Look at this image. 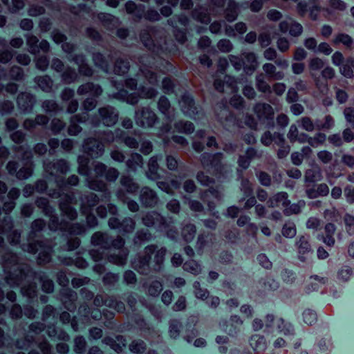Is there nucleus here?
Wrapping results in <instances>:
<instances>
[{
	"instance_id": "obj_1",
	"label": "nucleus",
	"mask_w": 354,
	"mask_h": 354,
	"mask_svg": "<svg viewBox=\"0 0 354 354\" xmlns=\"http://www.w3.org/2000/svg\"><path fill=\"white\" fill-rule=\"evenodd\" d=\"M2 265L6 274V281L10 287L21 285L24 281L29 282L30 279H38L41 283L42 290L50 293L54 290V283L44 273L32 272L29 265L19 263L18 257L7 252L3 257Z\"/></svg>"
},
{
	"instance_id": "obj_2",
	"label": "nucleus",
	"mask_w": 354,
	"mask_h": 354,
	"mask_svg": "<svg viewBox=\"0 0 354 354\" xmlns=\"http://www.w3.org/2000/svg\"><path fill=\"white\" fill-rule=\"evenodd\" d=\"M166 254V248H158L157 245H149L144 248L142 254H138L131 261V266L144 275L160 272L163 268Z\"/></svg>"
},
{
	"instance_id": "obj_3",
	"label": "nucleus",
	"mask_w": 354,
	"mask_h": 354,
	"mask_svg": "<svg viewBox=\"0 0 354 354\" xmlns=\"http://www.w3.org/2000/svg\"><path fill=\"white\" fill-rule=\"evenodd\" d=\"M77 162L79 165L78 173L86 176V186L91 189L105 192L107 190L106 183L102 180L93 178L90 174L88 168L89 159L84 156H80L77 158Z\"/></svg>"
},
{
	"instance_id": "obj_4",
	"label": "nucleus",
	"mask_w": 354,
	"mask_h": 354,
	"mask_svg": "<svg viewBox=\"0 0 354 354\" xmlns=\"http://www.w3.org/2000/svg\"><path fill=\"white\" fill-rule=\"evenodd\" d=\"M158 94L156 88L151 87L141 86L138 93H129L126 90L121 89L114 95L117 99L126 101L128 104L135 105L138 104L140 98L152 99Z\"/></svg>"
},
{
	"instance_id": "obj_5",
	"label": "nucleus",
	"mask_w": 354,
	"mask_h": 354,
	"mask_svg": "<svg viewBox=\"0 0 354 354\" xmlns=\"http://www.w3.org/2000/svg\"><path fill=\"white\" fill-rule=\"evenodd\" d=\"M44 168L46 173L55 177V183L58 188H63L65 186L64 177L59 175L66 174L69 171L68 162L64 159H59L55 162H44Z\"/></svg>"
},
{
	"instance_id": "obj_6",
	"label": "nucleus",
	"mask_w": 354,
	"mask_h": 354,
	"mask_svg": "<svg viewBox=\"0 0 354 354\" xmlns=\"http://www.w3.org/2000/svg\"><path fill=\"white\" fill-rule=\"evenodd\" d=\"M91 244L99 246L100 249H92L89 251L91 259L95 261H99L104 257V250L111 247V237L108 234L102 232H95L91 239Z\"/></svg>"
},
{
	"instance_id": "obj_7",
	"label": "nucleus",
	"mask_w": 354,
	"mask_h": 354,
	"mask_svg": "<svg viewBox=\"0 0 354 354\" xmlns=\"http://www.w3.org/2000/svg\"><path fill=\"white\" fill-rule=\"evenodd\" d=\"M223 158V155L221 153H203L200 157V160L204 169H212L216 174L224 175L227 172L229 167L222 163Z\"/></svg>"
},
{
	"instance_id": "obj_8",
	"label": "nucleus",
	"mask_w": 354,
	"mask_h": 354,
	"mask_svg": "<svg viewBox=\"0 0 354 354\" xmlns=\"http://www.w3.org/2000/svg\"><path fill=\"white\" fill-rule=\"evenodd\" d=\"M140 72L150 84H157L158 77L156 71L158 68L156 58L149 55L142 56L140 59Z\"/></svg>"
},
{
	"instance_id": "obj_9",
	"label": "nucleus",
	"mask_w": 354,
	"mask_h": 354,
	"mask_svg": "<svg viewBox=\"0 0 354 354\" xmlns=\"http://www.w3.org/2000/svg\"><path fill=\"white\" fill-rule=\"evenodd\" d=\"M21 248L24 251L31 254H35L39 251L37 259L39 265H44L51 259L52 248L43 241L29 242L28 244H23Z\"/></svg>"
},
{
	"instance_id": "obj_10",
	"label": "nucleus",
	"mask_w": 354,
	"mask_h": 354,
	"mask_svg": "<svg viewBox=\"0 0 354 354\" xmlns=\"http://www.w3.org/2000/svg\"><path fill=\"white\" fill-rule=\"evenodd\" d=\"M134 120L136 124L142 128H152L158 121L155 112L148 106L136 110Z\"/></svg>"
},
{
	"instance_id": "obj_11",
	"label": "nucleus",
	"mask_w": 354,
	"mask_h": 354,
	"mask_svg": "<svg viewBox=\"0 0 354 354\" xmlns=\"http://www.w3.org/2000/svg\"><path fill=\"white\" fill-rule=\"evenodd\" d=\"M253 111L259 122L266 124L268 127H273L274 112L271 105L264 102H258L254 106Z\"/></svg>"
},
{
	"instance_id": "obj_12",
	"label": "nucleus",
	"mask_w": 354,
	"mask_h": 354,
	"mask_svg": "<svg viewBox=\"0 0 354 354\" xmlns=\"http://www.w3.org/2000/svg\"><path fill=\"white\" fill-rule=\"evenodd\" d=\"M156 28L153 26H148L141 30L140 34V39L142 44L149 50L159 55L162 50V47L160 43H155L152 37L156 32Z\"/></svg>"
},
{
	"instance_id": "obj_13",
	"label": "nucleus",
	"mask_w": 354,
	"mask_h": 354,
	"mask_svg": "<svg viewBox=\"0 0 354 354\" xmlns=\"http://www.w3.org/2000/svg\"><path fill=\"white\" fill-rule=\"evenodd\" d=\"M295 247L297 250L298 258L302 262L306 261L309 255L313 254L309 235L299 236L296 239Z\"/></svg>"
},
{
	"instance_id": "obj_14",
	"label": "nucleus",
	"mask_w": 354,
	"mask_h": 354,
	"mask_svg": "<svg viewBox=\"0 0 354 354\" xmlns=\"http://www.w3.org/2000/svg\"><path fill=\"white\" fill-rule=\"evenodd\" d=\"M84 151L93 158L102 156L104 152V145L95 138H88L83 143Z\"/></svg>"
},
{
	"instance_id": "obj_15",
	"label": "nucleus",
	"mask_w": 354,
	"mask_h": 354,
	"mask_svg": "<svg viewBox=\"0 0 354 354\" xmlns=\"http://www.w3.org/2000/svg\"><path fill=\"white\" fill-rule=\"evenodd\" d=\"M74 200V195L71 194H66L64 195L59 203V207L62 214L71 221L76 219L77 212L75 208L71 206Z\"/></svg>"
},
{
	"instance_id": "obj_16",
	"label": "nucleus",
	"mask_w": 354,
	"mask_h": 354,
	"mask_svg": "<svg viewBox=\"0 0 354 354\" xmlns=\"http://www.w3.org/2000/svg\"><path fill=\"white\" fill-rule=\"evenodd\" d=\"M142 223L147 227H154L160 230L166 229V220L158 212L151 211L147 212L142 218Z\"/></svg>"
},
{
	"instance_id": "obj_17",
	"label": "nucleus",
	"mask_w": 354,
	"mask_h": 354,
	"mask_svg": "<svg viewBox=\"0 0 354 354\" xmlns=\"http://www.w3.org/2000/svg\"><path fill=\"white\" fill-rule=\"evenodd\" d=\"M183 113L192 118L200 113V108L195 105L193 98L188 94H184L179 102Z\"/></svg>"
},
{
	"instance_id": "obj_18",
	"label": "nucleus",
	"mask_w": 354,
	"mask_h": 354,
	"mask_svg": "<svg viewBox=\"0 0 354 354\" xmlns=\"http://www.w3.org/2000/svg\"><path fill=\"white\" fill-rule=\"evenodd\" d=\"M102 123L107 127L113 126L118 120V113L111 106H106L98 109Z\"/></svg>"
},
{
	"instance_id": "obj_19",
	"label": "nucleus",
	"mask_w": 354,
	"mask_h": 354,
	"mask_svg": "<svg viewBox=\"0 0 354 354\" xmlns=\"http://www.w3.org/2000/svg\"><path fill=\"white\" fill-rule=\"evenodd\" d=\"M139 199L142 205L145 207H153L159 201L156 192L149 187H144L141 189Z\"/></svg>"
},
{
	"instance_id": "obj_20",
	"label": "nucleus",
	"mask_w": 354,
	"mask_h": 354,
	"mask_svg": "<svg viewBox=\"0 0 354 354\" xmlns=\"http://www.w3.org/2000/svg\"><path fill=\"white\" fill-rule=\"evenodd\" d=\"M80 209L83 214L91 212L99 202V197L92 192H87L80 197Z\"/></svg>"
},
{
	"instance_id": "obj_21",
	"label": "nucleus",
	"mask_w": 354,
	"mask_h": 354,
	"mask_svg": "<svg viewBox=\"0 0 354 354\" xmlns=\"http://www.w3.org/2000/svg\"><path fill=\"white\" fill-rule=\"evenodd\" d=\"M17 103L19 109L23 112H31L35 104V97L29 93H21L19 94Z\"/></svg>"
},
{
	"instance_id": "obj_22",
	"label": "nucleus",
	"mask_w": 354,
	"mask_h": 354,
	"mask_svg": "<svg viewBox=\"0 0 354 354\" xmlns=\"http://www.w3.org/2000/svg\"><path fill=\"white\" fill-rule=\"evenodd\" d=\"M60 295L65 308L73 311L76 308L75 302L77 298V293L71 289L64 288L60 292Z\"/></svg>"
},
{
	"instance_id": "obj_23",
	"label": "nucleus",
	"mask_w": 354,
	"mask_h": 354,
	"mask_svg": "<svg viewBox=\"0 0 354 354\" xmlns=\"http://www.w3.org/2000/svg\"><path fill=\"white\" fill-rule=\"evenodd\" d=\"M77 93L79 95L91 94L92 96L97 97L102 93V88L98 84L93 82H86L77 88Z\"/></svg>"
},
{
	"instance_id": "obj_24",
	"label": "nucleus",
	"mask_w": 354,
	"mask_h": 354,
	"mask_svg": "<svg viewBox=\"0 0 354 354\" xmlns=\"http://www.w3.org/2000/svg\"><path fill=\"white\" fill-rule=\"evenodd\" d=\"M125 9L128 14L133 16L136 21H139L144 17L145 6L142 4H136L133 1H129L125 3Z\"/></svg>"
},
{
	"instance_id": "obj_25",
	"label": "nucleus",
	"mask_w": 354,
	"mask_h": 354,
	"mask_svg": "<svg viewBox=\"0 0 354 354\" xmlns=\"http://www.w3.org/2000/svg\"><path fill=\"white\" fill-rule=\"evenodd\" d=\"M162 158L161 155H156L150 158L148 162V170L146 171L147 177L152 180L160 178L158 174L159 165L158 161Z\"/></svg>"
},
{
	"instance_id": "obj_26",
	"label": "nucleus",
	"mask_w": 354,
	"mask_h": 354,
	"mask_svg": "<svg viewBox=\"0 0 354 354\" xmlns=\"http://www.w3.org/2000/svg\"><path fill=\"white\" fill-rule=\"evenodd\" d=\"M87 119V115L75 114L73 115L70 119V124L68 127V133L70 136H77L79 134L82 129L78 124V123H82L86 122Z\"/></svg>"
},
{
	"instance_id": "obj_27",
	"label": "nucleus",
	"mask_w": 354,
	"mask_h": 354,
	"mask_svg": "<svg viewBox=\"0 0 354 354\" xmlns=\"http://www.w3.org/2000/svg\"><path fill=\"white\" fill-rule=\"evenodd\" d=\"M290 201L288 200V194L285 192H278L270 197L267 205L270 207H275L281 205L284 208L290 205Z\"/></svg>"
},
{
	"instance_id": "obj_28",
	"label": "nucleus",
	"mask_w": 354,
	"mask_h": 354,
	"mask_svg": "<svg viewBox=\"0 0 354 354\" xmlns=\"http://www.w3.org/2000/svg\"><path fill=\"white\" fill-rule=\"evenodd\" d=\"M265 76L270 80H281L285 74L283 71H277V66L272 63H266L262 66Z\"/></svg>"
},
{
	"instance_id": "obj_29",
	"label": "nucleus",
	"mask_w": 354,
	"mask_h": 354,
	"mask_svg": "<svg viewBox=\"0 0 354 354\" xmlns=\"http://www.w3.org/2000/svg\"><path fill=\"white\" fill-rule=\"evenodd\" d=\"M102 343L109 346L115 352L120 353L126 345V339L122 335H117L115 339L110 337H105L102 339Z\"/></svg>"
},
{
	"instance_id": "obj_30",
	"label": "nucleus",
	"mask_w": 354,
	"mask_h": 354,
	"mask_svg": "<svg viewBox=\"0 0 354 354\" xmlns=\"http://www.w3.org/2000/svg\"><path fill=\"white\" fill-rule=\"evenodd\" d=\"M102 343L109 346L115 352L120 353L126 345V339L122 335H117L115 339L110 337H105L102 339Z\"/></svg>"
},
{
	"instance_id": "obj_31",
	"label": "nucleus",
	"mask_w": 354,
	"mask_h": 354,
	"mask_svg": "<svg viewBox=\"0 0 354 354\" xmlns=\"http://www.w3.org/2000/svg\"><path fill=\"white\" fill-rule=\"evenodd\" d=\"M324 62L319 57H313L308 61V69L310 76L314 79L315 84L319 87V78L316 76L315 72L321 70L324 67Z\"/></svg>"
},
{
	"instance_id": "obj_32",
	"label": "nucleus",
	"mask_w": 354,
	"mask_h": 354,
	"mask_svg": "<svg viewBox=\"0 0 354 354\" xmlns=\"http://www.w3.org/2000/svg\"><path fill=\"white\" fill-rule=\"evenodd\" d=\"M158 109L170 121L174 118V109L171 106L169 100L165 96H161L158 102Z\"/></svg>"
},
{
	"instance_id": "obj_33",
	"label": "nucleus",
	"mask_w": 354,
	"mask_h": 354,
	"mask_svg": "<svg viewBox=\"0 0 354 354\" xmlns=\"http://www.w3.org/2000/svg\"><path fill=\"white\" fill-rule=\"evenodd\" d=\"M129 251L127 248H124L118 251V254L113 253L107 255L109 262L122 266L126 264Z\"/></svg>"
},
{
	"instance_id": "obj_34",
	"label": "nucleus",
	"mask_w": 354,
	"mask_h": 354,
	"mask_svg": "<svg viewBox=\"0 0 354 354\" xmlns=\"http://www.w3.org/2000/svg\"><path fill=\"white\" fill-rule=\"evenodd\" d=\"M209 195L212 196L216 200L221 201L223 198V194L222 192L220 191L219 189H214L212 187L201 193V198L205 203H207L209 210H212L214 209L215 205L213 202L209 201L208 197Z\"/></svg>"
},
{
	"instance_id": "obj_35",
	"label": "nucleus",
	"mask_w": 354,
	"mask_h": 354,
	"mask_svg": "<svg viewBox=\"0 0 354 354\" xmlns=\"http://www.w3.org/2000/svg\"><path fill=\"white\" fill-rule=\"evenodd\" d=\"M97 19L102 23L103 26L108 29H113L119 26V19L108 13H99Z\"/></svg>"
},
{
	"instance_id": "obj_36",
	"label": "nucleus",
	"mask_w": 354,
	"mask_h": 354,
	"mask_svg": "<svg viewBox=\"0 0 354 354\" xmlns=\"http://www.w3.org/2000/svg\"><path fill=\"white\" fill-rule=\"evenodd\" d=\"M243 59L248 64L244 66V71L248 74H252L257 66V60L256 55L252 52L243 53Z\"/></svg>"
},
{
	"instance_id": "obj_37",
	"label": "nucleus",
	"mask_w": 354,
	"mask_h": 354,
	"mask_svg": "<svg viewBox=\"0 0 354 354\" xmlns=\"http://www.w3.org/2000/svg\"><path fill=\"white\" fill-rule=\"evenodd\" d=\"M239 15V4L234 0H229L225 10V18L229 22L235 21Z\"/></svg>"
},
{
	"instance_id": "obj_38",
	"label": "nucleus",
	"mask_w": 354,
	"mask_h": 354,
	"mask_svg": "<svg viewBox=\"0 0 354 354\" xmlns=\"http://www.w3.org/2000/svg\"><path fill=\"white\" fill-rule=\"evenodd\" d=\"M126 165L130 171L136 172L138 168L142 167L143 158L138 153H133L127 160Z\"/></svg>"
},
{
	"instance_id": "obj_39",
	"label": "nucleus",
	"mask_w": 354,
	"mask_h": 354,
	"mask_svg": "<svg viewBox=\"0 0 354 354\" xmlns=\"http://www.w3.org/2000/svg\"><path fill=\"white\" fill-rule=\"evenodd\" d=\"M125 134V132L120 129H117L114 132L111 131H104L98 135V138L104 142L111 143L115 140L120 139Z\"/></svg>"
},
{
	"instance_id": "obj_40",
	"label": "nucleus",
	"mask_w": 354,
	"mask_h": 354,
	"mask_svg": "<svg viewBox=\"0 0 354 354\" xmlns=\"http://www.w3.org/2000/svg\"><path fill=\"white\" fill-rule=\"evenodd\" d=\"M196 227L194 224L191 223H187L183 225L181 230V236L183 239L187 242H192L196 235Z\"/></svg>"
},
{
	"instance_id": "obj_41",
	"label": "nucleus",
	"mask_w": 354,
	"mask_h": 354,
	"mask_svg": "<svg viewBox=\"0 0 354 354\" xmlns=\"http://www.w3.org/2000/svg\"><path fill=\"white\" fill-rule=\"evenodd\" d=\"M255 86L257 89L264 94H270L272 93V88L266 80V77L263 73H259L255 77Z\"/></svg>"
},
{
	"instance_id": "obj_42",
	"label": "nucleus",
	"mask_w": 354,
	"mask_h": 354,
	"mask_svg": "<svg viewBox=\"0 0 354 354\" xmlns=\"http://www.w3.org/2000/svg\"><path fill=\"white\" fill-rule=\"evenodd\" d=\"M120 184L128 193L135 194L139 189V185L129 176H122L120 178Z\"/></svg>"
},
{
	"instance_id": "obj_43",
	"label": "nucleus",
	"mask_w": 354,
	"mask_h": 354,
	"mask_svg": "<svg viewBox=\"0 0 354 354\" xmlns=\"http://www.w3.org/2000/svg\"><path fill=\"white\" fill-rule=\"evenodd\" d=\"M192 17L203 24H207L210 22V17L207 10L201 6L196 7L192 11Z\"/></svg>"
},
{
	"instance_id": "obj_44",
	"label": "nucleus",
	"mask_w": 354,
	"mask_h": 354,
	"mask_svg": "<svg viewBox=\"0 0 354 354\" xmlns=\"http://www.w3.org/2000/svg\"><path fill=\"white\" fill-rule=\"evenodd\" d=\"M61 77H62V81L64 84H72L77 80L78 74L76 72L75 68L70 67V66H67L63 71V72L61 75Z\"/></svg>"
},
{
	"instance_id": "obj_45",
	"label": "nucleus",
	"mask_w": 354,
	"mask_h": 354,
	"mask_svg": "<svg viewBox=\"0 0 354 354\" xmlns=\"http://www.w3.org/2000/svg\"><path fill=\"white\" fill-rule=\"evenodd\" d=\"M35 82L43 91L50 93L52 91L53 82L49 76L44 75L36 77Z\"/></svg>"
},
{
	"instance_id": "obj_46",
	"label": "nucleus",
	"mask_w": 354,
	"mask_h": 354,
	"mask_svg": "<svg viewBox=\"0 0 354 354\" xmlns=\"http://www.w3.org/2000/svg\"><path fill=\"white\" fill-rule=\"evenodd\" d=\"M304 179L306 183H315L321 180L322 179L321 169L318 167L307 169L304 175Z\"/></svg>"
},
{
	"instance_id": "obj_47",
	"label": "nucleus",
	"mask_w": 354,
	"mask_h": 354,
	"mask_svg": "<svg viewBox=\"0 0 354 354\" xmlns=\"http://www.w3.org/2000/svg\"><path fill=\"white\" fill-rule=\"evenodd\" d=\"M175 129L182 133L191 134L194 131V125L189 121L179 120L174 124Z\"/></svg>"
},
{
	"instance_id": "obj_48",
	"label": "nucleus",
	"mask_w": 354,
	"mask_h": 354,
	"mask_svg": "<svg viewBox=\"0 0 354 354\" xmlns=\"http://www.w3.org/2000/svg\"><path fill=\"white\" fill-rule=\"evenodd\" d=\"M37 207L41 209L44 215H51L55 212V209L50 205L48 198L39 197L35 201Z\"/></svg>"
},
{
	"instance_id": "obj_49",
	"label": "nucleus",
	"mask_w": 354,
	"mask_h": 354,
	"mask_svg": "<svg viewBox=\"0 0 354 354\" xmlns=\"http://www.w3.org/2000/svg\"><path fill=\"white\" fill-rule=\"evenodd\" d=\"M297 122L301 129L306 131L312 132L317 130V122L314 123L312 118L308 116L301 117Z\"/></svg>"
},
{
	"instance_id": "obj_50",
	"label": "nucleus",
	"mask_w": 354,
	"mask_h": 354,
	"mask_svg": "<svg viewBox=\"0 0 354 354\" xmlns=\"http://www.w3.org/2000/svg\"><path fill=\"white\" fill-rule=\"evenodd\" d=\"M182 323L177 319H172L169 322V335L173 339L179 337L181 329Z\"/></svg>"
},
{
	"instance_id": "obj_51",
	"label": "nucleus",
	"mask_w": 354,
	"mask_h": 354,
	"mask_svg": "<svg viewBox=\"0 0 354 354\" xmlns=\"http://www.w3.org/2000/svg\"><path fill=\"white\" fill-rule=\"evenodd\" d=\"M116 196L120 201H121L124 203H127L128 209L131 212H136L139 210V205L137 203V202H136L133 200L127 201V198L126 197V195L122 189H118L116 192Z\"/></svg>"
},
{
	"instance_id": "obj_52",
	"label": "nucleus",
	"mask_w": 354,
	"mask_h": 354,
	"mask_svg": "<svg viewBox=\"0 0 354 354\" xmlns=\"http://www.w3.org/2000/svg\"><path fill=\"white\" fill-rule=\"evenodd\" d=\"M46 226V222L41 218L35 219L31 223V230L28 236V240L30 242L35 237L36 234L43 230Z\"/></svg>"
},
{
	"instance_id": "obj_53",
	"label": "nucleus",
	"mask_w": 354,
	"mask_h": 354,
	"mask_svg": "<svg viewBox=\"0 0 354 354\" xmlns=\"http://www.w3.org/2000/svg\"><path fill=\"white\" fill-rule=\"evenodd\" d=\"M219 109H220L219 112H218L217 108L216 109V111L218 119L219 120V121L221 123L225 124V122L234 121V115L231 113V112L229 111V109L227 107H225V106H220Z\"/></svg>"
},
{
	"instance_id": "obj_54",
	"label": "nucleus",
	"mask_w": 354,
	"mask_h": 354,
	"mask_svg": "<svg viewBox=\"0 0 354 354\" xmlns=\"http://www.w3.org/2000/svg\"><path fill=\"white\" fill-rule=\"evenodd\" d=\"M43 110L48 113H57L62 110V108L53 100H46L41 103Z\"/></svg>"
},
{
	"instance_id": "obj_55",
	"label": "nucleus",
	"mask_w": 354,
	"mask_h": 354,
	"mask_svg": "<svg viewBox=\"0 0 354 354\" xmlns=\"http://www.w3.org/2000/svg\"><path fill=\"white\" fill-rule=\"evenodd\" d=\"M46 216L49 217L48 227L50 230H60L64 231L66 230V224L59 222V217L55 214V212L51 215Z\"/></svg>"
},
{
	"instance_id": "obj_56",
	"label": "nucleus",
	"mask_w": 354,
	"mask_h": 354,
	"mask_svg": "<svg viewBox=\"0 0 354 354\" xmlns=\"http://www.w3.org/2000/svg\"><path fill=\"white\" fill-rule=\"evenodd\" d=\"M152 239V235L148 230H138L134 238L133 243L135 245H141L142 243L149 241Z\"/></svg>"
},
{
	"instance_id": "obj_57",
	"label": "nucleus",
	"mask_w": 354,
	"mask_h": 354,
	"mask_svg": "<svg viewBox=\"0 0 354 354\" xmlns=\"http://www.w3.org/2000/svg\"><path fill=\"white\" fill-rule=\"evenodd\" d=\"M32 172L33 164L32 162H30L26 163L16 173V177L20 180L26 179L32 176Z\"/></svg>"
},
{
	"instance_id": "obj_58",
	"label": "nucleus",
	"mask_w": 354,
	"mask_h": 354,
	"mask_svg": "<svg viewBox=\"0 0 354 354\" xmlns=\"http://www.w3.org/2000/svg\"><path fill=\"white\" fill-rule=\"evenodd\" d=\"M106 306L116 310L119 313H122L125 310L124 303L121 301H118L113 296L106 297Z\"/></svg>"
},
{
	"instance_id": "obj_59",
	"label": "nucleus",
	"mask_w": 354,
	"mask_h": 354,
	"mask_svg": "<svg viewBox=\"0 0 354 354\" xmlns=\"http://www.w3.org/2000/svg\"><path fill=\"white\" fill-rule=\"evenodd\" d=\"M304 206L305 202L304 201H299L297 203L290 204L288 206L285 207L283 213L286 216L297 214L301 212V208Z\"/></svg>"
},
{
	"instance_id": "obj_60",
	"label": "nucleus",
	"mask_w": 354,
	"mask_h": 354,
	"mask_svg": "<svg viewBox=\"0 0 354 354\" xmlns=\"http://www.w3.org/2000/svg\"><path fill=\"white\" fill-rule=\"evenodd\" d=\"M185 271L189 272L194 275H198L201 272L200 264L194 260H189L183 264Z\"/></svg>"
},
{
	"instance_id": "obj_61",
	"label": "nucleus",
	"mask_w": 354,
	"mask_h": 354,
	"mask_svg": "<svg viewBox=\"0 0 354 354\" xmlns=\"http://www.w3.org/2000/svg\"><path fill=\"white\" fill-rule=\"evenodd\" d=\"M129 67V62L127 59H118L114 65V73L118 75L124 74L128 72Z\"/></svg>"
},
{
	"instance_id": "obj_62",
	"label": "nucleus",
	"mask_w": 354,
	"mask_h": 354,
	"mask_svg": "<svg viewBox=\"0 0 354 354\" xmlns=\"http://www.w3.org/2000/svg\"><path fill=\"white\" fill-rule=\"evenodd\" d=\"M251 345L257 351H263L266 348V339L263 336L254 335L251 339Z\"/></svg>"
},
{
	"instance_id": "obj_63",
	"label": "nucleus",
	"mask_w": 354,
	"mask_h": 354,
	"mask_svg": "<svg viewBox=\"0 0 354 354\" xmlns=\"http://www.w3.org/2000/svg\"><path fill=\"white\" fill-rule=\"evenodd\" d=\"M26 43L28 46V51L32 54H36L39 52L38 38L32 35H26Z\"/></svg>"
},
{
	"instance_id": "obj_64",
	"label": "nucleus",
	"mask_w": 354,
	"mask_h": 354,
	"mask_svg": "<svg viewBox=\"0 0 354 354\" xmlns=\"http://www.w3.org/2000/svg\"><path fill=\"white\" fill-rule=\"evenodd\" d=\"M162 290V283L159 281H153L147 288V294L151 297H157Z\"/></svg>"
}]
</instances>
